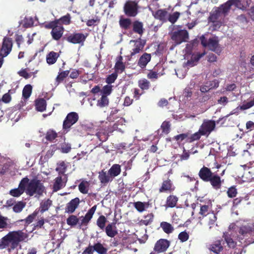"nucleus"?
Instances as JSON below:
<instances>
[{
	"instance_id": "obj_1",
	"label": "nucleus",
	"mask_w": 254,
	"mask_h": 254,
	"mask_svg": "<svg viewBox=\"0 0 254 254\" xmlns=\"http://www.w3.org/2000/svg\"><path fill=\"white\" fill-rule=\"evenodd\" d=\"M25 189V192L27 195L35 197H39L45 190L43 183L37 179L29 181Z\"/></svg>"
},
{
	"instance_id": "obj_2",
	"label": "nucleus",
	"mask_w": 254,
	"mask_h": 254,
	"mask_svg": "<svg viewBox=\"0 0 254 254\" xmlns=\"http://www.w3.org/2000/svg\"><path fill=\"white\" fill-rule=\"evenodd\" d=\"M234 5L237 7H240L241 2L239 0H230L225 4L221 5L218 9L213 11L209 17V20L211 22H215L219 19L221 15L225 14L230 9V7Z\"/></svg>"
},
{
	"instance_id": "obj_3",
	"label": "nucleus",
	"mask_w": 254,
	"mask_h": 254,
	"mask_svg": "<svg viewBox=\"0 0 254 254\" xmlns=\"http://www.w3.org/2000/svg\"><path fill=\"white\" fill-rule=\"evenodd\" d=\"M24 234L21 231L10 232L1 239V243L3 247L7 245L9 243L13 242L17 244L19 242L24 240Z\"/></svg>"
},
{
	"instance_id": "obj_4",
	"label": "nucleus",
	"mask_w": 254,
	"mask_h": 254,
	"mask_svg": "<svg viewBox=\"0 0 254 254\" xmlns=\"http://www.w3.org/2000/svg\"><path fill=\"white\" fill-rule=\"evenodd\" d=\"M201 42L204 47H207L210 50L219 53L220 50L218 44V37L213 36L207 40L204 36L200 37Z\"/></svg>"
},
{
	"instance_id": "obj_5",
	"label": "nucleus",
	"mask_w": 254,
	"mask_h": 254,
	"mask_svg": "<svg viewBox=\"0 0 254 254\" xmlns=\"http://www.w3.org/2000/svg\"><path fill=\"white\" fill-rule=\"evenodd\" d=\"M12 47V40L10 38H3L2 46L1 49L0 55V67L1 66L3 60V57L7 56L11 52Z\"/></svg>"
},
{
	"instance_id": "obj_6",
	"label": "nucleus",
	"mask_w": 254,
	"mask_h": 254,
	"mask_svg": "<svg viewBox=\"0 0 254 254\" xmlns=\"http://www.w3.org/2000/svg\"><path fill=\"white\" fill-rule=\"evenodd\" d=\"M171 38L177 44H180L187 41L189 39V34L185 30L178 29L172 33Z\"/></svg>"
},
{
	"instance_id": "obj_7",
	"label": "nucleus",
	"mask_w": 254,
	"mask_h": 254,
	"mask_svg": "<svg viewBox=\"0 0 254 254\" xmlns=\"http://www.w3.org/2000/svg\"><path fill=\"white\" fill-rule=\"evenodd\" d=\"M138 6L136 2L133 1H127L125 4L124 10L127 16L134 17L138 13Z\"/></svg>"
},
{
	"instance_id": "obj_8",
	"label": "nucleus",
	"mask_w": 254,
	"mask_h": 254,
	"mask_svg": "<svg viewBox=\"0 0 254 254\" xmlns=\"http://www.w3.org/2000/svg\"><path fill=\"white\" fill-rule=\"evenodd\" d=\"M78 120V115L75 112H71L67 114L63 123V129L67 132L69 128Z\"/></svg>"
},
{
	"instance_id": "obj_9",
	"label": "nucleus",
	"mask_w": 254,
	"mask_h": 254,
	"mask_svg": "<svg viewBox=\"0 0 254 254\" xmlns=\"http://www.w3.org/2000/svg\"><path fill=\"white\" fill-rule=\"evenodd\" d=\"M170 246V242L166 239H160L155 243L153 251L150 254H157L165 252Z\"/></svg>"
},
{
	"instance_id": "obj_10",
	"label": "nucleus",
	"mask_w": 254,
	"mask_h": 254,
	"mask_svg": "<svg viewBox=\"0 0 254 254\" xmlns=\"http://www.w3.org/2000/svg\"><path fill=\"white\" fill-rule=\"evenodd\" d=\"M215 123L213 121L206 120L199 127L202 135L208 136L215 127Z\"/></svg>"
},
{
	"instance_id": "obj_11",
	"label": "nucleus",
	"mask_w": 254,
	"mask_h": 254,
	"mask_svg": "<svg viewBox=\"0 0 254 254\" xmlns=\"http://www.w3.org/2000/svg\"><path fill=\"white\" fill-rule=\"evenodd\" d=\"M28 181L29 179L26 177L22 179L19 184L18 187L10 191V195L14 197L20 196L24 191H25V188Z\"/></svg>"
},
{
	"instance_id": "obj_12",
	"label": "nucleus",
	"mask_w": 254,
	"mask_h": 254,
	"mask_svg": "<svg viewBox=\"0 0 254 254\" xmlns=\"http://www.w3.org/2000/svg\"><path fill=\"white\" fill-rule=\"evenodd\" d=\"M130 44L133 43V47L130 51V56H133L142 51L144 47L145 42L144 40L139 39L138 40H131Z\"/></svg>"
},
{
	"instance_id": "obj_13",
	"label": "nucleus",
	"mask_w": 254,
	"mask_h": 254,
	"mask_svg": "<svg viewBox=\"0 0 254 254\" xmlns=\"http://www.w3.org/2000/svg\"><path fill=\"white\" fill-rule=\"evenodd\" d=\"M97 206L96 205L93 206L91 208H90L87 213L86 214L84 217H80V222L79 223V225L80 226L82 225H86L89 221L93 217V214H94Z\"/></svg>"
},
{
	"instance_id": "obj_14",
	"label": "nucleus",
	"mask_w": 254,
	"mask_h": 254,
	"mask_svg": "<svg viewBox=\"0 0 254 254\" xmlns=\"http://www.w3.org/2000/svg\"><path fill=\"white\" fill-rule=\"evenodd\" d=\"M86 36L81 33H76L70 35L67 37V41L73 44H83L85 41Z\"/></svg>"
},
{
	"instance_id": "obj_15",
	"label": "nucleus",
	"mask_w": 254,
	"mask_h": 254,
	"mask_svg": "<svg viewBox=\"0 0 254 254\" xmlns=\"http://www.w3.org/2000/svg\"><path fill=\"white\" fill-rule=\"evenodd\" d=\"M79 202V199L77 197L72 199L66 204L65 212L68 213H73L77 208Z\"/></svg>"
},
{
	"instance_id": "obj_16",
	"label": "nucleus",
	"mask_w": 254,
	"mask_h": 254,
	"mask_svg": "<svg viewBox=\"0 0 254 254\" xmlns=\"http://www.w3.org/2000/svg\"><path fill=\"white\" fill-rule=\"evenodd\" d=\"M239 233L244 237L249 234L254 235V223L252 224L243 225L240 229Z\"/></svg>"
},
{
	"instance_id": "obj_17",
	"label": "nucleus",
	"mask_w": 254,
	"mask_h": 254,
	"mask_svg": "<svg viewBox=\"0 0 254 254\" xmlns=\"http://www.w3.org/2000/svg\"><path fill=\"white\" fill-rule=\"evenodd\" d=\"M213 173L206 167H202L199 171V176L204 181L208 182Z\"/></svg>"
},
{
	"instance_id": "obj_18",
	"label": "nucleus",
	"mask_w": 254,
	"mask_h": 254,
	"mask_svg": "<svg viewBox=\"0 0 254 254\" xmlns=\"http://www.w3.org/2000/svg\"><path fill=\"white\" fill-rule=\"evenodd\" d=\"M219 83L217 80H214L206 82L204 85L201 86L200 91L202 93H205L208 91L212 88L218 87Z\"/></svg>"
},
{
	"instance_id": "obj_19",
	"label": "nucleus",
	"mask_w": 254,
	"mask_h": 254,
	"mask_svg": "<svg viewBox=\"0 0 254 254\" xmlns=\"http://www.w3.org/2000/svg\"><path fill=\"white\" fill-rule=\"evenodd\" d=\"M150 60L151 55L145 53L140 57L138 62V65L141 68H144Z\"/></svg>"
},
{
	"instance_id": "obj_20",
	"label": "nucleus",
	"mask_w": 254,
	"mask_h": 254,
	"mask_svg": "<svg viewBox=\"0 0 254 254\" xmlns=\"http://www.w3.org/2000/svg\"><path fill=\"white\" fill-rule=\"evenodd\" d=\"M153 15L156 19L165 22L167 21L168 17V12L165 9H159L155 13H153Z\"/></svg>"
},
{
	"instance_id": "obj_21",
	"label": "nucleus",
	"mask_w": 254,
	"mask_h": 254,
	"mask_svg": "<svg viewBox=\"0 0 254 254\" xmlns=\"http://www.w3.org/2000/svg\"><path fill=\"white\" fill-rule=\"evenodd\" d=\"M174 190L172 183L170 180L163 181L161 187L159 189L160 192H171Z\"/></svg>"
},
{
	"instance_id": "obj_22",
	"label": "nucleus",
	"mask_w": 254,
	"mask_h": 254,
	"mask_svg": "<svg viewBox=\"0 0 254 254\" xmlns=\"http://www.w3.org/2000/svg\"><path fill=\"white\" fill-rule=\"evenodd\" d=\"M254 106V98L249 102L244 103L242 106L237 107L236 109L233 110L230 115H233L238 113L240 110H245L251 108Z\"/></svg>"
},
{
	"instance_id": "obj_23",
	"label": "nucleus",
	"mask_w": 254,
	"mask_h": 254,
	"mask_svg": "<svg viewBox=\"0 0 254 254\" xmlns=\"http://www.w3.org/2000/svg\"><path fill=\"white\" fill-rule=\"evenodd\" d=\"M64 28L62 26H57L52 30L51 34L53 39L56 40H59L63 34Z\"/></svg>"
},
{
	"instance_id": "obj_24",
	"label": "nucleus",
	"mask_w": 254,
	"mask_h": 254,
	"mask_svg": "<svg viewBox=\"0 0 254 254\" xmlns=\"http://www.w3.org/2000/svg\"><path fill=\"white\" fill-rule=\"evenodd\" d=\"M204 55V53L202 54H199L196 55H193L190 60L188 61L187 63L184 64V66L186 67H192L196 64L198 60Z\"/></svg>"
},
{
	"instance_id": "obj_25",
	"label": "nucleus",
	"mask_w": 254,
	"mask_h": 254,
	"mask_svg": "<svg viewBox=\"0 0 254 254\" xmlns=\"http://www.w3.org/2000/svg\"><path fill=\"white\" fill-rule=\"evenodd\" d=\"M106 233L107 236L113 238L118 233L115 224L110 223L108 224L106 227Z\"/></svg>"
},
{
	"instance_id": "obj_26",
	"label": "nucleus",
	"mask_w": 254,
	"mask_h": 254,
	"mask_svg": "<svg viewBox=\"0 0 254 254\" xmlns=\"http://www.w3.org/2000/svg\"><path fill=\"white\" fill-rule=\"evenodd\" d=\"M65 182L66 181L63 180L61 177L56 178L53 187L54 191H57L64 187L65 185Z\"/></svg>"
},
{
	"instance_id": "obj_27",
	"label": "nucleus",
	"mask_w": 254,
	"mask_h": 254,
	"mask_svg": "<svg viewBox=\"0 0 254 254\" xmlns=\"http://www.w3.org/2000/svg\"><path fill=\"white\" fill-rule=\"evenodd\" d=\"M108 172L112 178H114L120 174L121 166L118 164H114L109 169Z\"/></svg>"
},
{
	"instance_id": "obj_28",
	"label": "nucleus",
	"mask_w": 254,
	"mask_h": 254,
	"mask_svg": "<svg viewBox=\"0 0 254 254\" xmlns=\"http://www.w3.org/2000/svg\"><path fill=\"white\" fill-rule=\"evenodd\" d=\"M99 179L102 184H107L112 181L113 178L108 173V174L103 171L99 173Z\"/></svg>"
},
{
	"instance_id": "obj_29",
	"label": "nucleus",
	"mask_w": 254,
	"mask_h": 254,
	"mask_svg": "<svg viewBox=\"0 0 254 254\" xmlns=\"http://www.w3.org/2000/svg\"><path fill=\"white\" fill-rule=\"evenodd\" d=\"M210 182L211 185L215 189H217L220 188L221 186V180L220 178L217 175H213L212 174V177L209 180Z\"/></svg>"
},
{
	"instance_id": "obj_30",
	"label": "nucleus",
	"mask_w": 254,
	"mask_h": 254,
	"mask_svg": "<svg viewBox=\"0 0 254 254\" xmlns=\"http://www.w3.org/2000/svg\"><path fill=\"white\" fill-rule=\"evenodd\" d=\"M59 57V54L54 52H51L48 55H47L46 57L47 62L49 64H54L58 58Z\"/></svg>"
},
{
	"instance_id": "obj_31",
	"label": "nucleus",
	"mask_w": 254,
	"mask_h": 254,
	"mask_svg": "<svg viewBox=\"0 0 254 254\" xmlns=\"http://www.w3.org/2000/svg\"><path fill=\"white\" fill-rule=\"evenodd\" d=\"M178 198L177 196L173 195L169 196L166 200V205L169 207H174L176 206Z\"/></svg>"
},
{
	"instance_id": "obj_32",
	"label": "nucleus",
	"mask_w": 254,
	"mask_h": 254,
	"mask_svg": "<svg viewBox=\"0 0 254 254\" xmlns=\"http://www.w3.org/2000/svg\"><path fill=\"white\" fill-rule=\"evenodd\" d=\"M94 251L99 254H105L107 252V249L100 243L95 244L93 246Z\"/></svg>"
},
{
	"instance_id": "obj_33",
	"label": "nucleus",
	"mask_w": 254,
	"mask_h": 254,
	"mask_svg": "<svg viewBox=\"0 0 254 254\" xmlns=\"http://www.w3.org/2000/svg\"><path fill=\"white\" fill-rule=\"evenodd\" d=\"M46 103L44 99H40L36 101V107L37 111L43 112L46 109Z\"/></svg>"
},
{
	"instance_id": "obj_34",
	"label": "nucleus",
	"mask_w": 254,
	"mask_h": 254,
	"mask_svg": "<svg viewBox=\"0 0 254 254\" xmlns=\"http://www.w3.org/2000/svg\"><path fill=\"white\" fill-rule=\"evenodd\" d=\"M210 250L214 253L218 254L222 250V247L219 241L214 242L210 246Z\"/></svg>"
},
{
	"instance_id": "obj_35",
	"label": "nucleus",
	"mask_w": 254,
	"mask_h": 254,
	"mask_svg": "<svg viewBox=\"0 0 254 254\" xmlns=\"http://www.w3.org/2000/svg\"><path fill=\"white\" fill-rule=\"evenodd\" d=\"M21 24L25 28L30 27L33 25L34 19L31 16H26L24 19L22 20Z\"/></svg>"
},
{
	"instance_id": "obj_36",
	"label": "nucleus",
	"mask_w": 254,
	"mask_h": 254,
	"mask_svg": "<svg viewBox=\"0 0 254 254\" xmlns=\"http://www.w3.org/2000/svg\"><path fill=\"white\" fill-rule=\"evenodd\" d=\"M80 222V218L78 219L74 215L70 216L66 220L67 224L71 226H75Z\"/></svg>"
},
{
	"instance_id": "obj_37",
	"label": "nucleus",
	"mask_w": 254,
	"mask_h": 254,
	"mask_svg": "<svg viewBox=\"0 0 254 254\" xmlns=\"http://www.w3.org/2000/svg\"><path fill=\"white\" fill-rule=\"evenodd\" d=\"M52 205V201L50 199L44 200L40 204L41 212H44L48 210L49 208Z\"/></svg>"
},
{
	"instance_id": "obj_38",
	"label": "nucleus",
	"mask_w": 254,
	"mask_h": 254,
	"mask_svg": "<svg viewBox=\"0 0 254 254\" xmlns=\"http://www.w3.org/2000/svg\"><path fill=\"white\" fill-rule=\"evenodd\" d=\"M133 31L141 35L143 33V24L141 22L135 21L133 24Z\"/></svg>"
},
{
	"instance_id": "obj_39",
	"label": "nucleus",
	"mask_w": 254,
	"mask_h": 254,
	"mask_svg": "<svg viewBox=\"0 0 254 254\" xmlns=\"http://www.w3.org/2000/svg\"><path fill=\"white\" fill-rule=\"evenodd\" d=\"M11 225L9 220L0 215V228H10Z\"/></svg>"
},
{
	"instance_id": "obj_40",
	"label": "nucleus",
	"mask_w": 254,
	"mask_h": 254,
	"mask_svg": "<svg viewBox=\"0 0 254 254\" xmlns=\"http://www.w3.org/2000/svg\"><path fill=\"white\" fill-rule=\"evenodd\" d=\"M32 86L30 84L26 85L24 87L22 91V95L24 98L27 99L30 96L32 92Z\"/></svg>"
},
{
	"instance_id": "obj_41",
	"label": "nucleus",
	"mask_w": 254,
	"mask_h": 254,
	"mask_svg": "<svg viewBox=\"0 0 254 254\" xmlns=\"http://www.w3.org/2000/svg\"><path fill=\"white\" fill-rule=\"evenodd\" d=\"M89 184L86 181L82 182L79 185V190L82 193H87L88 191Z\"/></svg>"
},
{
	"instance_id": "obj_42",
	"label": "nucleus",
	"mask_w": 254,
	"mask_h": 254,
	"mask_svg": "<svg viewBox=\"0 0 254 254\" xmlns=\"http://www.w3.org/2000/svg\"><path fill=\"white\" fill-rule=\"evenodd\" d=\"M109 104V99L107 96L102 95L101 98L98 100L97 106L100 107H104L107 106Z\"/></svg>"
},
{
	"instance_id": "obj_43",
	"label": "nucleus",
	"mask_w": 254,
	"mask_h": 254,
	"mask_svg": "<svg viewBox=\"0 0 254 254\" xmlns=\"http://www.w3.org/2000/svg\"><path fill=\"white\" fill-rule=\"evenodd\" d=\"M138 86L142 90H147L150 86V82L146 79H141L138 81Z\"/></svg>"
},
{
	"instance_id": "obj_44",
	"label": "nucleus",
	"mask_w": 254,
	"mask_h": 254,
	"mask_svg": "<svg viewBox=\"0 0 254 254\" xmlns=\"http://www.w3.org/2000/svg\"><path fill=\"white\" fill-rule=\"evenodd\" d=\"M161 226L163 231L168 234L172 233L174 229L172 225L167 222L161 223Z\"/></svg>"
},
{
	"instance_id": "obj_45",
	"label": "nucleus",
	"mask_w": 254,
	"mask_h": 254,
	"mask_svg": "<svg viewBox=\"0 0 254 254\" xmlns=\"http://www.w3.org/2000/svg\"><path fill=\"white\" fill-rule=\"evenodd\" d=\"M57 137V133L53 130L50 129L47 131L46 135L47 140L50 141H53Z\"/></svg>"
},
{
	"instance_id": "obj_46",
	"label": "nucleus",
	"mask_w": 254,
	"mask_h": 254,
	"mask_svg": "<svg viewBox=\"0 0 254 254\" xmlns=\"http://www.w3.org/2000/svg\"><path fill=\"white\" fill-rule=\"evenodd\" d=\"M25 206V203L19 201L16 203L13 207V210L16 213L21 212Z\"/></svg>"
},
{
	"instance_id": "obj_47",
	"label": "nucleus",
	"mask_w": 254,
	"mask_h": 254,
	"mask_svg": "<svg viewBox=\"0 0 254 254\" xmlns=\"http://www.w3.org/2000/svg\"><path fill=\"white\" fill-rule=\"evenodd\" d=\"M121 27L124 29H127L131 25V20L128 18H121L120 20Z\"/></svg>"
},
{
	"instance_id": "obj_48",
	"label": "nucleus",
	"mask_w": 254,
	"mask_h": 254,
	"mask_svg": "<svg viewBox=\"0 0 254 254\" xmlns=\"http://www.w3.org/2000/svg\"><path fill=\"white\" fill-rule=\"evenodd\" d=\"M187 69L183 66L182 68L175 70L176 75L180 78H183L186 75Z\"/></svg>"
},
{
	"instance_id": "obj_49",
	"label": "nucleus",
	"mask_w": 254,
	"mask_h": 254,
	"mask_svg": "<svg viewBox=\"0 0 254 254\" xmlns=\"http://www.w3.org/2000/svg\"><path fill=\"white\" fill-rule=\"evenodd\" d=\"M106 221L107 219L104 216H100L97 220V225L101 229L103 230L105 227Z\"/></svg>"
},
{
	"instance_id": "obj_50",
	"label": "nucleus",
	"mask_w": 254,
	"mask_h": 254,
	"mask_svg": "<svg viewBox=\"0 0 254 254\" xmlns=\"http://www.w3.org/2000/svg\"><path fill=\"white\" fill-rule=\"evenodd\" d=\"M202 135L201 131L199 129L198 131L192 134L190 137H188V140L190 142H192L195 140H198L201 136Z\"/></svg>"
},
{
	"instance_id": "obj_51",
	"label": "nucleus",
	"mask_w": 254,
	"mask_h": 254,
	"mask_svg": "<svg viewBox=\"0 0 254 254\" xmlns=\"http://www.w3.org/2000/svg\"><path fill=\"white\" fill-rule=\"evenodd\" d=\"M112 91V86L109 84L106 85L104 86L102 89L101 90V92L102 94V95H105L107 96L108 95H109Z\"/></svg>"
},
{
	"instance_id": "obj_52",
	"label": "nucleus",
	"mask_w": 254,
	"mask_h": 254,
	"mask_svg": "<svg viewBox=\"0 0 254 254\" xmlns=\"http://www.w3.org/2000/svg\"><path fill=\"white\" fill-rule=\"evenodd\" d=\"M180 15V13L179 12H175L168 16V20L172 24H174L177 21Z\"/></svg>"
},
{
	"instance_id": "obj_53",
	"label": "nucleus",
	"mask_w": 254,
	"mask_h": 254,
	"mask_svg": "<svg viewBox=\"0 0 254 254\" xmlns=\"http://www.w3.org/2000/svg\"><path fill=\"white\" fill-rule=\"evenodd\" d=\"M122 60V57H120V60L118 61L116 64H115V68L116 70L118 72L120 71L122 72L125 69V65L121 61Z\"/></svg>"
},
{
	"instance_id": "obj_54",
	"label": "nucleus",
	"mask_w": 254,
	"mask_h": 254,
	"mask_svg": "<svg viewBox=\"0 0 254 254\" xmlns=\"http://www.w3.org/2000/svg\"><path fill=\"white\" fill-rule=\"evenodd\" d=\"M162 132L164 134H168L170 131V124L168 122H164L161 127Z\"/></svg>"
},
{
	"instance_id": "obj_55",
	"label": "nucleus",
	"mask_w": 254,
	"mask_h": 254,
	"mask_svg": "<svg viewBox=\"0 0 254 254\" xmlns=\"http://www.w3.org/2000/svg\"><path fill=\"white\" fill-rule=\"evenodd\" d=\"M65 164L64 162H60L58 163V166L57 168V171H59L60 173H64L65 171Z\"/></svg>"
},
{
	"instance_id": "obj_56",
	"label": "nucleus",
	"mask_w": 254,
	"mask_h": 254,
	"mask_svg": "<svg viewBox=\"0 0 254 254\" xmlns=\"http://www.w3.org/2000/svg\"><path fill=\"white\" fill-rule=\"evenodd\" d=\"M135 208L139 212H142L145 209V204L142 202L138 201L134 203Z\"/></svg>"
},
{
	"instance_id": "obj_57",
	"label": "nucleus",
	"mask_w": 254,
	"mask_h": 254,
	"mask_svg": "<svg viewBox=\"0 0 254 254\" xmlns=\"http://www.w3.org/2000/svg\"><path fill=\"white\" fill-rule=\"evenodd\" d=\"M68 74V71L67 70L62 72L57 77V78H56L57 81L58 83L60 82L61 81L63 80V79L65 77H66L67 76Z\"/></svg>"
},
{
	"instance_id": "obj_58",
	"label": "nucleus",
	"mask_w": 254,
	"mask_h": 254,
	"mask_svg": "<svg viewBox=\"0 0 254 254\" xmlns=\"http://www.w3.org/2000/svg\"><path fill=\"white\" fill-rule=\"evenodd\" d=\"M224 237L225 240L228 246L230 248H234L235 247V242L233 241V240L231 238H229L227 236V235L225 234H224Z\"/></svg>"
},
{
	"instance_id": "obj_59",
	"label": "nucleus",
	"mask_w": 254,
	"mask_h": 254,
	"mask_svg": "<svg viewBox=\"0 0 254 254\" xmlns=\"http://www.w3.org/2000/svg\"><path fill=\"white\" fill-rule=\"evenodd\" d=\"M178 238L181 242H186L189 239V234L186 232L184 231L179 234Z\"/></svg>"
},
{
	"instance_id": "obj_60",
	"label": "nucleus",
	"mask_w": 254,
	"mask_h": 254,
	"mask_svg": "<svg viewBox=\"0 0 254 254\" xmlns=\"http://www.w3.org/2000/svg\"><path fill=\"white\" fill-rule=\"evenodd\" d=\"M71 145L68 143H64L61 146V151L64 153H67L70 151Z\"/></svg>"
},
{
	"instance_id": "obj_61",
	"label": "nucleus",
	"mask_w": 254,
	"mask_h": 254,
	"mask_svg": "<svg viewBox=\"0 0 254 254\" xmlns=\"http://www.w3.org/2000/svg\"><path fill=\"white\" fill-rule=\"evenodd\" d=\"M117 77V75L116 73H112L109 75L106 78V82L109 84L113 83Z\"/></svg>"
},
{
	"instance_id": "obj_62",
	"label": "nucleus",
	"mask_w": 254,
	"mask_h": 254,
	"mask_svg": "<svg viewBox=\"0 0 254 254\" xmlns=\"http://www.w3.org/2000/svg\"><path fill=\"white\" fill-rule=\"evenodd\" d=\"M237 193V190L234 187L230 188L227 191L228 195L230 197H235Z\"/></svg>"
},
{
	"instance_id": "obj_63",
	"label": "nucleus",
	"mask_w": 254,
	"mask_h": 254,
	"mask_svg": "<svg viewBox=\"0 0 254 254\" xmlns=\"http://www.w3.org/2000/svg\"><path fill=\"white\" fill-rule=\"evenodd\" d=\"M60 20L64 24H68L70 23V17L69 14H66V15L62 17Z\"/></svg>"
},
{
	"instance_id": "obj_64",
	"label": "nucleus",
	"mask_w": 254,
	"mask_h": 254,
	"mask_svg": "<svg viewBox=\"0 0 254 254\" xmlns=\"http://www.w3.org/2000/svg\"><path fill=\"white\" fill-rule=\"evenodd\" d=\"M94 252L92 246L89 245L82 253V254H93Z\"/></svg>"
}]
</instances>
